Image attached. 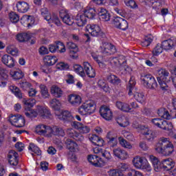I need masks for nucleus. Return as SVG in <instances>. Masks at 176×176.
<instances>
[{
	"instance_id": "1",
	"label": "nucleus",
	"mask_w": 176,
	"mask_h": 176,
	"mask_svg": "<svg viewBox=\"0 0 176 176\" xmlns=\"http://www.w3.org/2000/svg\"><path fill=\"white\" fill-rule=\"evenodd\" d=\"M155 151L164 156H170L174 152V144L168 138H160L155 144Z\"/></svg>"
},
{
	"instance_id": "2",
	"label": "nucleus",
	"mask_w": 176,
	"mask_h": 176,
	"mask_svg": "<svg viewBox=\"0 0 176 176\" xmlns=\"http://www.w3.org/2000/svg\"><path fill=\"white\" fill-rule=\"evenodd\" d=\"M157 80L162 89V90H168V85L166 81L167 80V78L170 76V73L166 69H160L157 70Z\"/></svg>"
},
{
	"instance_id": "3",
	"label": "nucleus",
	"mask_w": 176,
	"mask_h": 176,
	"mask_svg": "<svg viewBox=\"0 0 176 176\" xmlns=\"http://www.w3.org/2000/svg\"><path fill=\"white\" fill-rule=\"evenodd\" d=\"M175 38L163 41L162 44H157L155 47V56H158V54L162 53L163 49H164V50H170L172 47L175 46Z\"/></svg>"
},
{
	"instance_id": "4",
	"label": "nucleus",
	"mask_w": 176,
	"mask_h": 176,
	"mask_svg": "<svg viewBox=\"0 0 176 176\" xmlns=\"http://www.w3.org/2000/svg\"><path fill=\"white\" fill-rule=\"evenodd\" d=\"M96 102L94 100H87L78 109L80 115H91L96 112Z\"/></svg>"
},
{
	"instance_id": "5",
	"label": "nucleus",
	"mask_w": 176,
	"mask_h": 176,
	"mask_svg": "<svg viewBox=\"0 0 176 176\" xmlns=\"http://www.w3.org/2000/svg\"><path fill=\"white\" fill-rule=\"evenodd\" d=\"M133 164L135 168L151 171V165L148 163V160L144 157L136 156L133 160Z\"/></svg>"
},
{
	"instance_id": "6",
	"label": "nucleus",
	"mask_w": 176,
	"mask_h": 176,
	"mask_svg": "<svg viewBox=\"0 0 176 176\" xmlns=\"http://www.w3.org/2000/svg\"><path fill=\"white\" fill-rule=\"evenodd\" d=\"M40 12L41 13V16H44L45 20L48 21L49 23H54V24H56L57 27H60V25H61V22L60 21L58 16L55 14L50 15L47 8H43L40 10Z\"/></svg>"
},
{
	"instance_id": "7",
	"label": "nucleus",
	"mask_w": 176,
	"mask_h": 176,
	"mask_svg": "<svg viewBox=\"0 0 176 176\" xmlns=\"http://www.w3.org/2000/svg\"><path fill=\"white\" fill-rule=\"evenodd\" d=\"M86 30L92 36H97L98 38H105V33L101 30V28L98 25L89 24L86 26Z\"/></svg>"
},
{
	"instance_id": "8",
	"label": "nucleus",
	"mask_w": 176,
	"mask_h": 176,
	"mask_svg": "<svg viewBox=\"0 0 176 176\" xmlns=\"http://www.w3.org/2000/svg\"><path fill=\"white\" fill-rule=\"evenodd\" d=\"M100 52L104 56H111L116 53V47L109 43H102L100 46Z\"/></svg>"
},
{
	"instance_id": "9",
	"label": "nucleus",
	"mask_w": 176,
	"mask_h": 176,
	"mask_svg": "<svg viewBox=\"0 0 176 176\" xmlns=\"http://www.w3.org/2000/svg\"><path fill=\"white\" fill-rule=\"evenodd\" d=\"M155 126L161 129V130H165L166 131H170L173 130V123L171 122H168L163 119L155 118Z\"/></svg>"
},
{
	"instance_id": "10",
	"label": "nucleus",
	"mask_w": 176,
	"mask_h": 176,
	"mask_svg": "<svg viewBox=\"0 0 176 176\" xmlns=\"http://www.w3.org/2000/svg\"><path fill=\"white\" fill-rule=\"evenodd\" d=\"M10 122L12 126L18 128L24 127V126H25V119L21 116H16L11 115L10 116Z\"/></svg>"
},
{
	"instance_id": "11",
	"label": "nucleus",
	"mask_w": 176,
	"mask_h": 176,
	"mask_svg": "<svg viewBox=\"0 0 176 176\" xmlns=\"http://www.w3.org/2000/svg\"><path fill=\"white\" fill-rule=\"evenodd\" d=\"M137 129L139 131H140L141 134H142L143 135H146L148 141H153V140H155V135L153 131L149 130V128H148V126L140 124L138 126Z\"/></svg>"
},
{
	"instance_id": "12",
	"label": "nucleus",
	"mask_w": 176,
	"mask_h": 176,
	"mask_svg": "<svg viewBox=\"0 0 176 176\" xmlns=\"http://www.w3.org/2000/svg\"><path fill=\"white\" fill-rule=\"evenodd\" d=\"M113 24L116 28L122 30V31H126L129 28V23L125 19L116 16L113 20Z\"/></svg>"
},
{
	"instance_id": "13",
	"label": "nucleus",
	"mask_w": 176,
	"mask_h": 176,
	"mask_svg": "<svg viewBox=\"0 0 176 176\" xmlns=\"http://www.w3.org/2000/svg\"><path fill=\"white\" fill-rule=\"evenodd\" d=\"M141 80L145 87L147 89H153V85H155V77H153L152 74L142 75Z\"/></svg>"
},
{
	"instance_id": "14",
	"label": "nucleus",
	"mask_w": 176,
	"mask_h": 176,
	"mask_svg": "<svg viewBox=\"0 0 176 176\" xmlns=\"http://www.w3.org/2000/svg\"><path fill=\"white\" fill-rule=\"evenodd\" d=\"M66 134L67 136L69 137V138H73V140H75L76 141H78L79 142H82V141L85 140V138L83 137L82 133L76 131L72 128L67 129L66 131Z\"/></svg>"
},
{
	"instance_id": "15",
	"label": "nucleus",
	"mask_w": 176,
	"mask_h": 176,
	"mask_svg": "<svg viewBox=\"0 0 176 176\" xmlns=\"http://www.w3.org/2000/svg\"><path fill=\"white\" fill-rule=\"evenodd\" d=\"M100 114L105 120H111L113 117L112 111L107 106H102L100 109Z\"/></svg>"
},
{
	"instance_id": "16",
	"label": "nucleus",
	"mask_w": 176,
	"mask_h": 176,
	"mask_svg": "<svg viewBox=\"0 0 176 176\" xmlns=\"http://www.w3.org/2000/svg\"><path fill=\"white\" fill-rule=\"evenodd\" d=\"M36 111L38 115H40L43 119L52 118V113H50V111L49 109H47V107L38 105L36 107Z\"/></svg>"
},
{
	"instance_id": "17",
	"label": "nucleus",
	"mask_w": 176,
	"mask_h": 176,
	"mask_svg": "<svg viewBox=\"0 0 176 176\" xmlns=\"http://www.w3.org/2000/svg\"><path fill=\"white\" fill-rule=\"evenodd\" d=\"M19 154L14 150H11L8 152V159L10 166H17L19 164Z\"/></svg>"
},
{
	"instance_id": "18",
	"label": "nucleus",
	"mask_w": 176,
	"mask_h": 176,
	"mask_svg": "<svg viewBox=\"0 0 176 176\" xmlns=\"http://www.w3.org/2000/svg\"><path fill=\"white\" fill-rule=\"evenodd\" d=\"M72 126L74 129L78 130L81 134H87V133H90V127L81 122L75 121L73 122Z\"/></svg>"
},
{
	"instance_id": "19",
	"label": "nucleus",
	"mask_w": 176,
	"mask_h": 176,
	"mask_svg": "<svg viewBox=\"0 0 176 176\" xmlns=\"http://www.w3.org/2000/svg\"><path fill=\"white\" fill-rule=\"evenodd\" d=\"M59 16L62 19L63 23L67 25H72L74 24V19L71 18L66 10H62L59 12Z\"/></svg>"
},
{
	"instance_id": "20",
	"label": "nucleus",
	"mask_w": 176,
	"mask_h": 176,
	"mask_svg": "<svg viewBox=\"0 0 176 176\" xmlns=\"http://www.w3.org/2000/svg\"><path fill=\"white\" fill-rule=\"evenodd\" d=\"M36 133L38 134V135L52 134V128L49 126L39 124L36 127Z\"/></svg>"
},
{
	"instance_id": "21",
	"label": "nucleus",
	"mask_w": 176,
	"mask_h": 176,
	"mask_svg": "<svg viewBox=\"0 0 176 176\" xmlns=\"http://www.w3.org/2000/svg\"><path fill=\"white\" fill-rule=\"evenodd\" d=\"M68 101L73 107H79L82 103V98L77 94H70L68 96Z\"/></svg>"
},
{
	"instance_id": "22",
	"label": "nucleus",
	"mask_w": 176,
	"mask_h": 176,
	"mask_svg": "<svg viewBox=\"0 0 176 176\" xmlns=\"http://www.w3.org/2000/svg\"><path fill=\"white\" fill-rule=\"evenodd\" d=\"M98 14L100 20L102 21H109L111 20V14L105 8H98Z\"/></svg>"
},
{
	"instance_id": "23",
	"label": "nucleus",
	"mask_w": 176,
	"mask_h": 176,
	"mask_svg": "<svg viewBox=\"0 0 176 176\" xmlns=\"http://www.w3.org/2000/svg\"><path fill=\"white\" fill-rule=\"evenodd\" d=\"M64 142L66 145L67 149H69L70 152H75V151L78 149V144H76L74 140L65 138Z\"/></svg>"
},
{
	"instance_id": "24",
	"label": "nucleus",
	"mask_w": 176,
	"mask_h": 176,
	"mask_svg": "<svg viewBox=\"0 0 176 176\" xmlns=\"http://www.w3.org/2000/svg\"><path fill=\"white\" fill-rule=\"evenodd\" d=\"M3 64L7 65L8 68H13L14 67V59L10 55L5 54L1 57Z\"/></svg>"
},
{
	"instance_id": "25",
	"label": "nucleus",
	"mask_w": 176,
	"mask_h": 176,
	"mask_svg": "<svg viewBox=\"0 0 176 176\" xmlns=\"http://www.w3.org/2000/svg\"><path fill=\"white\" fill-rule=\"evenodd\" d=\"M84 71L89 78L96 77V70L93 69L91 65H90V63L88 62L84 63Z\"/></svg>"
},
{
	"instance_id": "26",
	"label": "nucleus",
	"mask_w": 176,
	"mask_h": 176,
	"mask_svg": "<svg viewBox=\"0 0 176 176\" xmlns=\"http://www.w3.org/2000/svg\"><path fill=\"white\" fill-rule=\"evenodd\" d=\"M58 118L60 120H63V122H72L74 120V116H72L71 112L67 110L62 111L61 113L58 116Z\"/></svg>"
},
{
	"instance_id": "27",
	"label": "nucleus",
	"mask_w": 176,
	"mask_h": 176,
	"mask_svg": "<svg viewBox=\"0 0 176 176\" xmlns=\"http://www.w3.org/2000/svg\"><path fill=\"white\" fill-rule=\"evenodd\" d=\"M113 153L116 157L118 159H121L122 160H124V159H127V153L126 151L122 150L120 148H113Z\"/></svg>"
},
{
	"instance_id": "28",
	"label": "nucleus",
	"mask_w": 176,
	"mask_h": 176,
	"mask_svg": "<svg viewBox=\"0 0 176 176\" xmlns=\"http://www.w3.org/2000/svg\"><path fill=\"white\" fill-rule=\"evenodd\" d=\"M89 141L94 144V145H96V146H104V140L97 135H92L89 137Z\"/></svg>"
},
{
	"instance_id": "29",
	"label": "nucleus",
	"mask_w": 176,
	"mask_h": 176,
	"mask_svg": "<svg viewBox=\"0 0 176 176\" xmlns=\"http://www.w3.org/2000/svg\"><path fill=\"white\" fill-rule=\"evenodd\" d=\"M16 8L19 13H27L30 9V6L25 1H19L16 3Z\"/></svg>"
},
{
	"instance_id": "30",
	"label": "nucleus",
	"mask_w": 176,
	"mask_h": 176,
	"mask_svg": "<svg viewBox=\"0 0 176 176\" xmlns=\"http://www.w3.org/2000/svg\"><path fill=\"white\" fill-rule=\"evenodd\" d=\"M67 47L69 50L71 57L73 58H76V54L78 53V45L72 42H69L67 44Z\"/></svg>"
},
{
	"instance_id": "31",
	"label": "nucleus",
	"mask_w": 176,
	"mask_h": 176,
	"mask_svg": "<svg viewBox=\"0 0 176 176\" xmlns=\"http://www.w3.org/2000/svg\"><path fill=\"white\" fill-rule=\"evenodd\" d=\"M76 23L78 27H84V25H86V23H87V18L85 17L84 14H78L76 16Z\"/></svg>"
},
{
	"instance_id": "32",
	"label": "nucleus",
	"mask_w": 176,
	"mask_h": 176,
	"mask_svg": "<svg viewBox=\"0 0 176 176\" xmlns=\"http://www.w3.org/2000/svg\"><path fill=\"white\" fill-rule=\"evenodd\" d=\"M163 163V168L166 171H170L172 170L174 166H175V163L173 161L172 159H166L162 161Z\"/></svg>"
},
{
	"instance_id": "33",
	"label": "nucleus",
	"mask_w": 176,
	"mask_h": 176,
	"mask_svg": "<svg viewBox=\"0 0 176 176\" xmlns=\"http://www.w3.org/2000/svg\"><path fill=\"white\" fill-rule=\"evenodd\" d=\"M51 134H53V135H57L58 137H64L65 135V132L63 128L55 126L51 128Z\"/></svg>"
},
{
	"instance_id": "34",
	"label": "nucleus",
	"mask_w": 176,
	"mask_h": 176,
	"mask_svg": "<svg viewBox=\"0 0 176 176\" xmlns=\"http://www.w3.org/2000/svg\"><path fill=\"white\" fill-rule=\"evenodd\" d=\"M86 19H93L96 17V10L94 8H87L83 10Z\"/></svg>"
},
{
	"instance_id": "35",
	"label": "nucleus",
	"mask_w": 176,
	"mask_h": 176,
	"mask_svg": "<svg viewBox=\"0 0 176 176\" xmlns=\"http://www.w3.org/2000/svg\"><path fill=\"white\" fill-rule=\"evenodd\" d=\"M100 160H101V158L97 155L88 156V161L95 167H100Z\"/></svg>"
},
{
	"instance_id": "36",
	"label": "nucleus",
	"mask_w": 176,
	"mask_h": 176,
	"mask_svg": "<svg viewBox=\"0 0 176 176\" xmlns=\"http://www.w3.org/2000/svg\"><path fill=\"white\" fill-rule=\"evenodd\" d=\"M23 104H24V109H31L35 104H36V100H35L34 98H30V99H23Z\"/></svg>"
},
{
	"instance_id": "37",
	"label": "nucleus",
	"mask_w": 176,
	"mask_h": 176,
	"mask_svg": "<svg viewBox=\"0 0 176 176\" xmlns=\"http://www.w3.org/2000/svg\"><path fill=\"white\" fill-rule=\"evenodd\" d=\"M107 80L111 85H114V86H118L122 82V80H120V78H119V77H118L113 74H109L107 76Z\"/></svg>"
},
{
	"instance_id": "38",
	"label": "nucleus",
	"mask_w": 176,
	"mask_h": 176,
	"mask_svg": "<svg viewBox=\"0 0 176 176\" xmlns=\"http://www.w3.org/2000/svg\"><path fill=\"white\" fill-rule=\"evenodd\" d=\"M116 105L118 109L123 111V112H130L131 111V108L130 107V104L122 102H117Z\"/></svg>"
},
{
	"instance_id": "39",
	"label": "nucleus",
	"mask_w": 176,
	"mask_h": 176,
	"mask_svg": "<svg viewBox=\"0 0 176 176\" xmlns=\"http://www.w3.org/2000/svg\"><path fill=\"white\" fill-rule=\"evenodd\" d=\"M51 94H53L54 97H56V98H60L61 96H63V90H61V88L53 85L51 87Z\"/></svg>"
},
{
	"instance_id": "40",
	"label": "nucleus",
	"mask_w": 176,
	"mask_h": 176,
	"mask_svg": "<svg viewBox=\"0 0 176 176\" xmlns=\"http://www.w3.org/2000/svg\"><path fill=\"white\" fill-rule=\"evenodd\" d=\"M135 78L134 76H131L130 80L129 81V84L127 86V90H129L128 94L129 96H131L133 94V90H134V87H135Z\"/></svg>"
},
{
	"instance_id": "41",
	"label": "nucleus",
	"mask_w": 176,
	"mask_h": 176,
	"mask_svg": "<svg viewBox=\"0 0 176 176\" xmlns=\"http://www.w3.org/2000/svg\"><path fill=\"white\" fill-rule=\"evenodd\" d=\"M157 115L160 116V118H163L164 119L170 120L171 119V116L170 113L166 109L161 108L157 110Z\"/></svg>"
},
{
	"instance_id": "42",
	"label": "nucleus",
	"mask_w": 176,
	"mask_h": 176,
	"mask_svg": "<svg viewBox=\"0 0 176 176\" xmlns=\"http://www.w3.org/2000/svg\"><path fill=\"white\" fill-rule=\"evenodd\" d=\"M116 121L120 127H127L129 126V119L124 116L118 117Z\"/></svg>"
},
{
	"instance_id": "43",
	"label": "nucleus",
	"mask_w": 176,
	"mask_h": 176,
	"mask_svg": "<svg viewBox=\"0 0 176 176\" xmlns=\"http://www.w3.org/2000/svg\"><path fill=\"white\" fill-rule=\"evenodd\" d=\"M44 60L45 62H47V65L52 66L54 65V64L57 63V60L58 59L54 56L47 55L45 56Z\"/></svg>"
},
{
	"instance_id": "44",
	"label": "nucleus",
	"mask_w": 176,
	"mask_h": 176,
	"mask_svg": "<svg viewBox=\"0 0 176 176\" xmlns=\"http://www.w3.org/2000/svg\"><path fill=\"white\" fill-rule=\"evenodd\" d=\"M10 90L14 94L15 97H17V98H23V94L19 87L12 85L10 86Z\"/></svg>"
},
{
	"instance_id": "45",
	"label": "nucleus",
	"mask_w": 176,
	"mask_h": 176,
	"mask_svg": "<svg viewBox=\"0 0 176 176\" xmlns=\"http://www.w3.org/2000/svg\"><path fill=\"white\" fill-rule=\"evenodd\" d=\"M10 90L14 94L15 97H17V98H23V94L19 87L12 85L10 86Z\"/></svg>"
},
{
	"instance_id": "46",
	"label": "nucleus",
	"mask_w": 176,
	"mask_h": 176,
	"mask_svg": "<svg viewBox=\"0 0 176 176\" xmlns=\"http://www.w3.org/2000/svg\"><path fill=\"white\" fill-rule=\"evenodd\" d=\"M109 64L111 65V67H116L118 65H122L123 64V62L120 60V58L118 57H111L108 60Z\"/></svg>"
},
{
	"instance_id": "47",
	"label": "nucleus",
	"mask_w": 176,
	"mask_h": 176,
	"mask_svg": "<svg viewBox=\"0 0 176 176\" xmlns=\"http://www.w3.org/2000/svg\"><path fill=\"white\" fill-rule=\"evenodd\" d=\"M107 138L108 139L107 143L109 146L112 149V148H115V146H118V138H113L109 136V134H107Z\"/></svg>"
},
{
	"instance_id": "48",
	"label": "nucleus",
	"mask_w": 176,
	"mask_h": 176,
	"mask_svg": "<svg viewBox=\"0 0 176 176\" xmlns=\"http://www.w3.org/2000/svg\"><path fill=\"white\" fill-rule=\"evenodd\" d=\"M28 149L31 152H33V153H35V155H37V156H41V155H42V151H41L39 147H38L34 143L30 144Z\"/></svg>"
},
{
	"instance_id": "49",
	"label": "nucleus",
	"mask_w": 176,
	"mask_h": 176,
	"mask_svg": "<svg viewBox=\"0 0 176 176\" xmlns=\"http://www.w3.org/2000/svg\"><path fill=\"white\" fill-rule=\"evenodd\" d=\"M73 69L76 72V74H78L80 76H82V78H85V76H86L85 69H83L80 65H74L73 66Z\"/></svg>"
},
{
	"instance_id": "50",
	"label": "nucleus",
	"mask_w": 176,
	"mask_h": 176,
	"mask_svg": "<svg viewBox=\"0 0 176 176\" xmlns=\"http://www.w3.org/2000/svg\"><path fill=\"white\" fill-rule=\"evenodd\" d=\"M6 52L8 54H11V56H14L15 57L19 56V50L14 47L13 45H8L6 47Z\"/></svg>"
},
{
	"instance_id": "51",
	"label": "nucleus",
	"mask_w": 176,
	"mask_h": 176,
	"mask_svg": "<svg viewBox=\"0 0 176 176\" xmlns=\"http://www.w3.org/2000/svg\"><path fill=\"white\" fill-rule=\"evenodd\" d=\"M50 104L52 109H54L55 111H58V109H60V107H61L60 100H57L56 98L51 100Z\"/></svg>"
},
{
	"instance_id": "52",
	"label": "nucleus",
	"mask_w": 176,
	"mask_h": 176,
	"mask_svg": "<svg viewBox=\"0 0 176 176\" xmlns=\"http://www.w3.org/2000/svg\"><path fill=\"white\" fill-rule=\"evenodd\" d=\"M25 115L27 116V118H30V119H32V118H36L38 116V111H35L32 109H28L25 110Z\"/></svg>"
},
{
	"instance_id": "53",
	"label": "nucleus",
	"mask_w": 176,
	"mask_h": 176,
	"mask_svg": "<svg viewBox=\"0 0 176 176\" xmlns=\"http://www.w3.org/2000/svg\"><path fill=\"white\" fill-rule=\"evenodd\" d=\"M41 93L43 98H49L50 94H49V90L47 89V87L45 85H40Z\"/></svg>"
},
{
	"instance_id": "54",
	"label": "nucleus",
	"mask_w": 176,
	"mask_h": 176,
	"mask_svg": "<svg viewBox=\"0 0 176 176\" xmlns=\"http://www.w3.org/2000/svg\"><path fill=\"white\" fill-rule=\"evenodd\" d=\"M16 39L19 42H27L31 39V37L27 33H22L17 34Z\"/></svg>"
},
{
	"instance_id": "55",
	"label": "nucleus",
	"mask_w": 176,
	"mask_h": 176,
	"mask_svg": "<svg viewBox=\"0 0 176 176\" xmlns=\"http://www.w3.org/2000/svg\"><path fill=\"white\" fill-rule=\"evenodd\" d=\"M119 142L123 148H126V149H131L133 148V146L130 142H127L124 138H119Z\"/></svg>"
},
{
	"instance_id": "56",
	"label": "nucleus",
	"mask_w": 176,
	"mask_h": 176,
	"mask_svg": "<svg viewBox=\"0 0 176 176\" xmlns=\"http://www.w3.org/2000/svg\"><path fill=\"white\" fill-rule=\"evenodd\" d=\"M98 85L100 89H102L105 93H108L109 91V87L108 85H107V82H105V80H99L98 82Z\"/></svg>"
},
{
	"instance_id": "57",
	"label": "nucleus",
	"mask_w": 176,
	"mask_h": 176,
	"mask_svg": "<svg viewBox=\"0 0 176 176\" xmlns=\"http://www.w3.org/2000/svg\"><path fill=\"white\" fill-rule=\"evenodd\" d=\"M9 19L11 23H16L20 20V16L16 12H12L9 14Z\"/></svg>"
},
{
	"instance_id": "58",
	"label": "nucleus",
	"mask_w": 176,
	"mask_h": 176,
	"mask_svg": "<svg viewBox=\"0 0 176 176\" xmlns=\"http://www.w3.org/2000/svg\"><path fill=\"white\" fill-rule=\"evenodd\" d=\"M12 76V78L15 79V80H19L24 78V73H23L21 70H17L14 72Z\"/></svg>"
},
{
	"instance_id": "59",
	"label": "nucleus",
	"mask_w": 176,
	"mask_h": 176,
	"mask_svg": "<svg viewBox=\"0 0 176 176\" xmlns=\"http://www.w3.org/2000/svg\"><path fill=\"white\" fill-rule=\"evenodd\" d=\"M124 2L126 6H129L131 9H136L138 8V5L135 0H124Z\"/></svg>"
},
{
	"instance_id": "60",
	"label": "nucleus",
	"mask_w": 176,
	"mask_h": 176,
	"mask_svg": "<svg viewBox=\"0 0 176 176\" xmlns=\"http://www.w3.org/2000/svg\"><path fill=\"white\" fill-rule=\"evenodd\" d=\"M135 100H138V102H144L145 101V96L142 93L136 92L134 94Z\"/></svg>"
},
{
	"instance_id": "61",
	"label": "nucleus",
	"mask_w": 176,
	"mask_h": 176,
	"mask_svg": "<svg viewBox=\"0 0 176 176\" xmlns=\"http://www.w3.org/2000/svg\"><path fill=\"white\" fill-rule=\"evenodd\" d=\"M155 171H160L163 168V162H160L157 157H155Z\"/></svg>"
},
{
	"instance_id": "62",
	"label": "nucleus",
	"mask_w": 176,
	"mask_h": 176,
	"mask_svg": "<svg viewBox=\"0 0 176 176\" xmlns=\"http://www.w3.org/2000/svg\"><path fill=\"white\" fill-rule=\"evenodd\" d=\"M56 48L60 53H65V45L61 41H56Z\"/></svg>"
},
{
	"instance_id": "63",
	"label": "nucleus",
	"mask_w": 176,
	"mask_h": 176,
	"mask_svg": "<svg viewBox=\"0 0 176 176\" xmlns=\"http://www.w3.org/2000/svg\"><path fill=\"white\" fill-rule=\"evenodd\" d=\"M126 176H144V175L138 170L131 169L126 173Z\"/></svg>"
},
{
	"instance_id": "64",
	"label": "nucleus",
	"mask_w": 176,
	"mask_h": 176,
	"mask_svg": "<svg viewBox=\"0 0 176 176\" xmlns=\"http://www.w3.org/2000/svg\"><path fill=\"white\" fill-rule=\"evenodd\" d=\"M109 176H122V172L118 169H112L108 171Z\"/></svg>"
}]
</instances>
